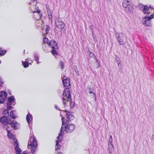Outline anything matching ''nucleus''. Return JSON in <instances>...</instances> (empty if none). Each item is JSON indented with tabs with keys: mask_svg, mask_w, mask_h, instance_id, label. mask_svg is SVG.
I'll list each match as a JSON object with an SVG mask.
<instances>
[{
	"mask_svg": "<svg viewBox=\"0 0 154 154\" xmlns=\"http://www.w3.org/2000/svg\"><path fill=\"white\" fill-rule=\"evenodd\" d=\"M44 38H43V42L45 43H47L48 45L49 44V42L48 41L49 40L48 38L45 37H44Z\"/></svg>",
	"mask_w": 154,
	"mask_h": 154,
	"instance_id": "nucleus-28",
	"label": "nucleus"
},
{
	"mask_svg": "<svg viewBox=\"0 0 154 154\" xmlns=\"http://www.w3.org/2000/svg\"><path fill=\"white\" fill-rule=\"evenodd\" d=\"M66 115L67 119L69 120L73 119L74 118L73 116L71 114L70 112L67 113Z\"/></svg>",
	"mask_w": 154,
	"mask_h": 154,
	"instance_id": "nucleus-21",
	"label": "nucleus"
},
{
	"mask_svg": "<svg viewBox=\"0 0 154 154\" xmlns=\"http://www.w3.org/2000/svg\"><path fill=\"white\" fill-rule=\"evenodd\" d=\"M8 136L11 139H13L14 140V139H15L14 138V135L10 131H8Z\"/></svg>",
	"mask_w": 154,
	"mask_h": 154,
	"instance_id": "nucleus-25",
	"label": "nucleus"
},
{
	"mask_svg": "<svg viewBox=\"0 0 154 154\" xmlns=\"http://www.w3.org/2000/svg\"><path fill=\"white\" fill-rule=\"evenodd\" d=\"M15 100L14 96L9 97L8 99L7 107L8 110H10L12 108L11 105L14 106L15 104Z\"/></svg>",
	"mask_w": 154,
	"mask_h": 154,
	"instance_id": "nucleus-12",
	"label": "nucleus"
},
{
	"mask_svg": "<svg viewBox=\"0 0 154 154\" xmlns=\"http://www.w3.org/2000/svg\"><path fill=\"white\" fill-rule=\"evenodd\" d=\"M60 64L61 65V68L62 69V70L64 68V63L62 61H60Z\"/></svg>",
	"mask_w": 154,
	"mask_h": 154,
	"instance_id": "nucleus-30",
	"label": "nucleus"
},
{
	"mask_svg": "<svg viewBox=\"0 0 154 154\" xmlns=\"http://www.w3.org/2000/svg\"><path fill=\"white\" fill-rule=\"evenodd\" d=\"M154 17L152 14L150 15L149 17L145 16L142 19V23L145 26H149L151 25V20Z\"/></svg>",
	"mask_w": 154,
	"mask_h": 154,
	"instance_id": "nucleus-9",
	"label": "nucleus"
},
{
	"mask_svg": "<svg viewBox=\"0 0 154 154\" xmlns=\"http://www.w3.org/2000/svg\"><path fill=\"white\" fill-rule=\"evenodd\" d=\"M46 29L45 31L46 32L45 33H44L43 34V37H45L46 36V35L48 34L49 32V31L50 29V28L49 27L48 25L45 26Z\"/></svg>",
	"mask_w": 154,
	"mask_h": 154,
	"instance_id": "nucleus-22",
	"label": "nucleus"
},
{
	"mask_svg": "<svg viewBox=\"0 0 154 154\" xmlns=\"http://www.w3.org/2000/svg\"><path fill=\"white\" fill-rule=\"evenodd\" d=\"M71 99L70 101H69V103H68L67 102H66V104H63L65 106H67L69 105H70L71 107H73L75 105V103L74 102H71Z\"/></svg>",
	"mask_w": 154,
	"mask_h": 154,
	"instance_id": "nucleus-23",
	"label": "nucleus"
},
{
	"mask_svg": "<svg viewBox=\"0 0 154 154\" xmlns=\"http://www.w3.org/2000/svg\"><path fill=\"white\" fill-rule=\"evenodd\" d=\"M3 84L2 79L0 77V86H1Z\"/></svg>",
	"mask_w": 154,
	"mask_h": 154,
	"instance_id": "nucleus-34",
	"label": "nucleus"
},
{
	"mask_svg": "<svg viewBox=\"0 0 154 154\" xmlns=\"http://www.w3.org/2000/svg\"><path fill=\"white\" fill-rule=\"evenodd\" d=\"M3 113L5 115V116L4 117H5L6 118H7V116H8L9 114L8 110L7 109H5L3 112Z\"/></svg>",
	"mask_w": 154,
	"mask_h": 154,
	"instance_id": "nucleus-27",
	"label": "nucleus"
},
{
	"mask_svg": "<svg viewBox=\"0 0 154 154\" xmlns=\"http://www.w3.org/2000/svg\"><path fill=\"white\" fill-rule=\"evenodd\" d=\"M57 154H62V153L60 152H58Z\"/></svg>",
	"mask_w": 154,
	"mask_h": 154,
	"instance_id": "nucleus-40",
	"label": "nucleus"
},
{
	"mask_svg": "<svg viewBox=\"0 0 154 154\" xmlns=\"http://www.w3.org/2000/svg\"><path fill=\"white\" fill-rule=\"evenodd\" d=\"M35 60L37 62V63H39V62L38 61L39 60V58L38 57L37 55H35Z\"/></svg>",
	"mask_w": 154,
	"mask_h": 154,
	"instance_id": "nucleus-31",
	"label": "nucleus"
},
{
	"mask_svg": "<svg viewBox=\"0 0 154 154\" xmlns=\"http://www.w3.org/2000/svg\"><path fill=\"white\" fill-rule=\"evenodd\" d=\"M48 45L52 48L51 51L52 54L54 55L57 54L56 50L58 49V47L56 42L54 40H51L49 42Z\"/></svg>",
	"mask_w": 154,
	"mask_h": 154,
	"instance_id": "nucleus-8",
	"label": "nucleus"
},
{
	"mask_svg": "<svg viewBox=\"0 0 154 154\" xmlns=\"http://www.w3.org/2000/svg\"><path fill=\"white\" fill-rule=\"evenodd\" d=\"M26 120L29 124V126L30 128H32V123L31 124H30V123H31L32 121V116L31 114L29 113L27 114L26 116Z\"/></svg>",
	"mask_w": 154,
	"mask_h": 154,
	"instance_id": "nucleus-16",
	"label": "nucleus"
},
{
	"mask_svg": "<svg viewBox=\"0 0 154 154\" xmlns=\"http://www.w3.org/2000/svg\"><path fill=\"white\" fill-rule=\"evenodd\" d=\"M15 110H12L10 112V116L13 119H15L17 117L15 115Z\"/></svg>",
	"mask_w": 154,
	"mask_h": 154,
	"instance_id": "nucleus-20",
	"label": "nucleus"
},
{
	"mask_svg": "<svg viewBox=\"0 0 154 154\" xmlns=\"http://www.w3.org/2000/svg\"><path fill=\"white\" fill-rule=\"evenodd\" d=\"M7 94L6 92L2 91L0 92V103H3L6 98Z\"/></svg>",
	"mask_w": 154,
	"mask_h": 154,
	"instance_id": "nucleus-13",
	"label": "nucleus"
},
{
	"mask_svg": "<svg viewBox=\"0 0 154 154\" xmlns=\"http://www.w3.org/2000/svg\"><path fill=\"white\" fill-rule=\"evenodd\" d=\"M108 149L110 154L111 153L113 149V146L112 144H111L109 143Z\"/></svg>",
	"mask_w": 154,
	"mask_h": 154,
	"instance_id": "nucleus-24",
	"label": "nucleus"
},
{
	"mask_svg": "<svg viewBox=\"0 0 154 154\" xmlns=\"http://www.w3.org/2000/svg\"><path fill=\"white\" fill-rule=\"evenodd\" d=\"M115 35L117 41L120 45H124L126 42V38L125 35L122 32H116Z\"/></svg>",
	"mask_w": 154,
	"mask_h": 154,
	"instance_id": "nucleus-6",
	"label": "nucleus"
},
{
	"mask_svg": "<svg viewBox=\"0 0 154 154\" xmlns=\"http://www.w3.org/2000/svg\"><path fill=\"white\" fill-rule=\"evenodd\" d=\"M0 122L4 125H11V127L15 129H17L19 128L20 124L17 123L16 121L12 120L10 118H6L5 117H2L0 119Z\"/></svg>",
	"mask_w": 154,
	"mask_h": 154,
	"instance_id": "nucleus-3",
	"label": "nucleus"
},
{
	"mask_svg": "<svg viewBox=\"0 0 154 154\" xmlns=\"http://www.w3.org/2000/svg\"><path fill=\"white\" fill-rule=\"evenodd\" d=\"M57 140L56 141V150L59 149L61 147V146L59 144V143L62 140V136H60L58 135V136L57 137Z\"/></svg>",
	"mask_w": 154,
	"mask_h": 154,
	"instance_id": "nucleus-17",
	"label": "nucleus"
},
{
	"mask_svg": "<svg viewBox=\"0 0 154 154\" xmlns=\"http://www.w3.org/2000/svg\"><path fill=\"white\" fill-rule=\"evenodd\" d=\"M6 50H4L2 48H0V56H1L4 55L6 53Z\"/></svg>",
	"mask_w": 154,
	"mask_h": 154,
	"instance_id": "nucleus-26",
	"label": "nucleus"
},
{
	"mask_svg": "<svg viewBox=\"0 0 154 154\" xmlns=\"http://www.w3.org/2000/svg\"><path fill=\"white\" fill-rule=\"evenodd\" d=\"M37 142L34 135L30 134L27 146L28 149L30 150V152L32 154H35L37 149Z\"/></svg>",
	"mask_w": 154,
	"mask_h": 154,
	"instance_id": "nucleus-1",
	"label": "nucleus"
},
{
	"mask_svg": "<svg viewBox=\"0 0 154 154\" xmlns=\"http://www.w3.org/2000/svg\"><path fill=\"white\" fill-rule=\"evenodd\" d=\"M28 153V152L26 151H25L23 152L22 154H27Z\"/></svg>",
	"mask_w": 154,
	"mask_h": 154,
	"instance_id": "nucleus-37",
	"label": "nucleus"
},
{
	"mask_svg": "<svg viewBox=\"0 0 154 154\" xmlns=\"http://www.w3.org/2000/svg\"><path fill=\"white\" fill-rule=\"evenodd\" d=\"M90 55H94H94L93 53H91L90 54Z\"/></svg>",
	"mask_w": 154,
	"mask_h": 154,
	"instance_id": "nucleus-38",
	"label": "nucleus"
},
{
	"mask_svg": "<svg viewBox=\"0 0 154 154\" xmlns=\"http://www.w3.org/2000/svg\"><path fill=\"white\" fill-rule=\"evenodd\" d=\"M131 0H123L122 6L127 12H131L132 10V6Z\"/></svg>",
	"mask_w": 154,
	"mask_h": 154,
	"instance_id": "nucleus-7",
	"label": "nucleus"
},
{
	"mask_svg": "<svg viewBox=\"0 0 154 154\" xmlns=\"http://www.w3.org/2000/svg\"><path fill=\"white\" fill-rule=\"evenodd\" d=\"M112 137L111 135L110 136V138L109 139V143H110L111 144H112Z\"/></svg>",
	"mask_w": 154,
	"mask_h": 154,
	"instance_id": "nucleus-32",
	"label": "nucleus"
},
{
	"mask_svg": "<svg viewBox=\"0 0 154 154\" xmlns=\"http://www.w3.org/2000/svg\"><path fill=\"white\" fill-rule=\"evenodd\" d=\"M56 26L61 31L65 30V24L60 19H57L55 20Z\"/></svg>",
	"mask_w": 154,
	"mask_h": 154,
	"instance_id": "nucleus-11",
	"label": "nucleus"
},
{
	"mask_svg": "<svg viewBox=\"0 0 154 154\" xmlns=\"http://www.w3.org/2000/svg\"><path fill=\"white\" fill-rule=\"evenodd\" d=\"M89 93L90 94H92V93H93V97L95 99H96V94H95V93H93L92 91H90L89 92Z\"/></svg>",
	"mask_w": 154,
	"mask_h": 154,
	"instance_id": "nucleus-33",
	"label": "nucleus"
},
{
	"mask_svg": "<svg viewBox=\"0 0 154 154\" xmlns=\"http://www.w3.org/2000/svg\"><path fill=\"white\" fill-rule=\"evenodd\" d=\"M46 8L49 18L50 20H51L52 19V16L51 11L48 6L46 7Z\"/></svg>",
	"mask_w": 154,
	"mask_h": 154,
	"instance_id": "nucleus-18",
	"label": "nucleus"
},
{
	"mask_svg": "<svg viewBox=\"0 0 154 154\" xmlns=\"http://www.w3.org/2000/svg\"><path fill=\"white\" fill-rule=\"evenodd\" d=\"M61 78L62 79V80L63 79H65L66 78H67V77H66L65 75H64L63 74V75H62V76H61Z\"/></svg>",
	"mask_w": 154,
	"mask_h": 154,
	"instance_id": "nucleus-36",
	"label": "nucleus"
},
{
	"mask_svg": "<svg viewBox=\"0 0 154 154\" xmlns=\"http://www.w3.org/2000/svg\"><path fill=\"white\" fill-rule=\"evenodd\" d=\"M116 62L119 65L120 63V61H119V57L118 56L116 55Z\"/></svg>",
	"mask_w": 154,
	"mask_h": 154,
	"instance_id": "nucleus-29",
	"label": "nucleus"
},
{
	"mask_svg": "<svg viewBox=\"0 0 154 154\" xmlns=\"http://www.w3.org/2000/svg\"><path fill=\"white\" fill-rule=\"evenodd\" d=\"M94 58L95 59H96L97 62H98V60L96 59V57H95V56L94 57Z\"/></svg>",
	"mask_w": 154,
	"mask_h": 154,
	"instance_id": "nucleus-39",
	"label": "nucleus"
},
{
	"mask_svg": "<svg viewBox=\"0 0 154 154\" xmlns=\"http://www.w3.org/2000/svg\"><path fill=\"white\" fill-rule=\"evenodd\" d=\"M28 59H26V61L25 62H24L23 61H22V63L23 65V66L24 68H27L29 66V64L28 62V61H29V60H28Z\"/></svg>",
	"mask_w": 154,
	"mask_h": 154,
	"instance_id": "nucleus-19",
	"label": "nucleus"
},
{
	"mask_svg": "<svg viewBox=\"0 0 154 154\" xmlns=\"http://www.w3.org/2000/svg\"><path fill=\"white\" fill-rule=\"evenodd\" d=\"M110 154H112V153H110Z\"/></svg>",
	"mask_w": 154,
	"mask_h": 154,
	"instance_id": "nucleus-43",
	"label": "nucleus"
},
{
	"mask_svg": "<svg viewBox=\"0 0 154 154\" xmlns=\"http://www.w3.org/2000/svg\"><path fill=\"white\" fill-rule=\"evenodd\" d=\"M29 4L32 6L31 7V11L33 13H35L33 17L34 19L38 20L40 19L42 16V14L41 13V11L38 10V7H36V1L35 0H32L31 2L29 3Z\"/></svg>",
	"mask_w": 154,
	"mask_h": 154,
	"instance_id": "nucleus-4",
	"label": "nucleus"
},
{
	"mask_svg": "<svg viewBox=\"0 0 154 154\" xmlns=\"http://www.w3.org/2000/svg\"><path fill=\"white\" fill-rule=\"evenodd\" d=\"M1 63V61L0 60V64Z\"/></svg>",
	"mask_w": 154,
	"mask_h": 154,
	"instance_id": "nucleus-42",
	"label": "nucleus"
},
{
	"mask_svg": "<svg viewBox=\"0 0 154 154\" xmlns=\"http://www.w3.org/2000/svg\"><path fill=\"white\" fill-rule=\"evenodd\" d=\"M55 107L56 109H57V107L56 106H55Z\"/></svg>",
	"mask_w": 154,
	"mask_h": 154,
	"instance_id": "nucleus-41",
	"label": "nucleus"
},
{
	"mask_svg": "<svg viewBox=\"0 0 154 154\" xmlns=\"http://www.w3.org/2000/svg\"><path fill=\"white\" fill-rule=\"evenodd\" d=\"M75 72L76 74L77 75H79V72L78 71V70H75Z\"/></svg>",
	"mask_w": 154,
	"mask_h": 154,
	"instance_id": "nucleus-35",
	"label": "nucleus"
},
{
	"mask_svg": "<svg viewBox=\"0 0 154 154\" xmlns=\"http://www.w3.org/2000/svg\"><path fill=\"white\" fill-rule=\"evenodd\" d=\"M64 86L68 89L70 87V84L69 78H66L62 80Z\"/></svg>",
	"mask_w": 154,
	"mask_h": 154,
	"instance_id": "nucleus-15",
	"label": "nucleus"
},
{
	"mask_svg": "<svg viewBox=\"0 0 154 154\" xmlns=\"http://www.w3.org/2000/svg\"><path fill=\"white\" fill-rule=\"evenodd\" d=\"M65 120L64 118L62 117V125L60 129V132L59 133L58 135L60 136H62L63 133L62 132L63 131H65L66 132H71L75 128L74 125L68 124V122L66 121L65 124L64 125V121Z\"/></svg>",
	"mask_w": 154,
	"mask_h": 154,
	"instance_id": "nucleus-2",
	"label": "nucleus"
},
{
	"mask_svg": "<svg viewBox=\"0 0 154 154\" xmlns=\"http://www.w3.org/2000/svg\"><path fill=\"white\" fill-rule=\"evenodd\" d=\"M14 145L15 146V150L16 154H20L21 150L19 147V143L17 140L14 139Z\"/></svg>",
	"mask_w": 154,
	"mask_h": 154,
	"instance_id": "nucleus-14",
	"label": "nucleus"
},
{
	"mask_svg": "<svg viewBox=\"0 0 154 154\" xmlns=\"http://www.w3.org/2000/svg\"><path fill=\"white\" fill-rule=\"evenodd\" d=\"M63 104H66V102L68 103H69V101L70 100L71 95H70V91L68 89H64L63 93L62 96Z\"/></svg>",
	"mask_w": 154,
	"mask_h": 154,
	"instance_id": "nucleus-5",
	"label": "nucleus"
},
{
	"mask_svg": "<svg viewBox=\"0 0 154 154\" xmlns=\"http://www.w3.org/2000/svg\"><path fill=\"white\" fill-rule=\"evenodd\" d=\"M139 7L143 8L142 11L145 14L149 15L152 13V11L153 9L150 7H148L146 6H144L141 4H139L138 5Z\"/></svg>",
	"mask_w": 154,
	"mask_h": 154,
	"instance_id": "nucleus-10",
	"label": "nucleus"
}]
</instances>
